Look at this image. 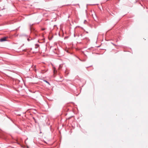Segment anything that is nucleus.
I'll use <instances>...</instances> for the list:
<instances>
[{
  "label": "nucleus",
  "instance_id": "4",
  "mask_svg": "<svg viewBox=\"0 0 148 148\" xmlns=\"http://www.w3.org/2000/svg\"><path fill=\"white\" fill-rule=\"evenodd\" d=\"M27 40L28 41H29L30 40L28 38H27Z\"/></svg>",
  "mask_w": 148,
  "mask_h": 148
},
{
  "label": "nucleus",
  "instance_id": "11",
  "mask_svg": "<svg viewBox=\"0 0 148 148\" xmlns=\"http://www.w3.org/2000/svg\"><path fill=\"white\" fill-rule=\"evenodd\" d=\"M78 36L79 37V35H78Z\"/></svg>",
  "mask_w": 148,
  "mask_h": 148
},
{
  "label": "nucleus",
  "instance_id": "5",
  "mask_svg": "<svg viewBox=\"0 0 148 148\" xmlns=\"http://www.w3.org/2000/svg\"><path fill=\"white\" fill-rule=\"evenodd\" d=\"M46 83H49V82H48L47 81H46Z\"/></svg>",
  "mask_w": 148,
  "mask_h": 148
},
{
  "label": "nucleus",
  "instance_id": "1",
  "mask_svg": "<svg viewBox=\"0 0 148 148\" xmlns=\"http://www.w3.org/2000/svg\"><path fill=\"white\" fill-rule=\"evenodd\" d=\"M7 38V37H4L3 38H2L0 39V41L1 42H2L6 41Z\"/></svg>",
  "mask_w": 148,
  "mask_h": 148
},
{
  "label": "nucleus",
  "instance_id": "3",
  "mask_svg": "<svg viewBox=\"0 0 148 148\" xmlns=\"http://www.w3.org/2000/svg\"><path fill=\"white\" fill-rule=\"evenodd\" d=\"M62 64H61L60 65L59 67V70H60L61 69V68H62Z\"/></svg>",
  "mask_w": 148,
  "mask_h": 148
},
{
  "label": "nucleus",
  "instance_id": "6",
  "mask_svg": "<svg viewBox=\"0 0 148 148\" xmlns=\"http://www.w3.org/2000/svg\"><path fill=\"white\" fill-rule=\"evenodd\" d=\"M86 33H88V32H87V31H86Z\"/></svg>",
  "mask_w": 148,
  "mask_h": 148
},
{
  "label": "nucleus",
  "instance_id": "9",
  "mask_svg": "<svg viewBox=\"0 0 148 148\" xmlns=\"http://www.w3.org/2000/svg\"><path fill=\"white\" fill-rule=\"evenodd\" d=\"M80 36H82V34H81L80 35Z\"/></svg>",
  "mask_w": 148,
  "mask_h": 148
},
{
  "label": "nucleus",
  "instance_id": "2",
  "mask_svg": "<svg viewBox=\"0 0 148 148\" xmlns=\"http://www.w3.org/2000/svg\"><path fill=\"white\" fill-rule=\"evenodd\" d=\"M39 45H38V44H36L35 45V49H37V48L39 47Z\"/></svg>",
  "mask_w": 148,
  "mask_h": 148
},
{
  "label": "nucleus",
  "instance_id": "10",
  "mask_svg": "<svg viewBox=\"0 0 148 148\" xmlns=\"http://www.w3.org/2000/svg\"><path fill=\"white\" fill-rule=\"evenodd\" d=\"M74 36H75V34H74Z\"/></svg>",
  "mask_w": 148,
  "mask_h": 148
},
{
  "label": "nucleus",
  "instance_id": "7",
  "mask_svg": "<svg viewBox=\"0 0 148 148\" xmlns=\"http://www.w3.org/2000/svg\"><path fill=\"white\" fill-rule=\"evenodd\" d=\"M85 21H86V20H85L84 21V23L85 22Z\"/></svg>",
  "mask_w": 148,
  "mask_h": 148
},
{
  "label": "nucleus",
  "instance_id": "8",
  "mask_svg": "<svg viewBox=\"0 0 148 148\" xmlns=\"http://www.w3.org/2000/svg\"><path fill=\"white\" fill-rule=\"evenodd\" d=\"M42 30H44V29H42Z\"/></svg>",
  "mask_w": 148,
  "mask_h": 148
}]
</instances>
